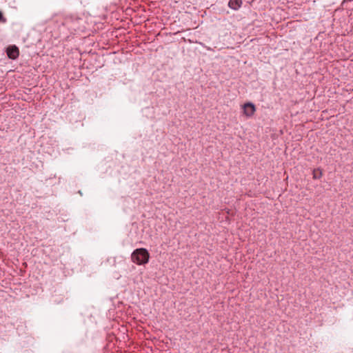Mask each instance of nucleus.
<instances>
[{
	"instance_id": "obj_1",
	"label": "nucleus",
	"mask_w": 353,
	"mask_h": 353,
	"mask_svg": "<svg viewBox=\"0 0 353 353\" xmlns=\"http://www.w3.org/2000/svg\"><path fill=\"white\" fill-rule=\"evenodd\" d=\"M150 258L148 250L145 248H137L131 254V261L138 265H144L149 262Z\"/></svg>"
},
{
	"instance_id": "obj_2",
	"label": "nucleus",
	"mask_w": 353,
	"mask_h": 353,
	"mask_svg": "<svg viewBox=\"0 0 353 353\" xmlns=\"http://www.w3.org/2000/svg\"><path fill=\"white\" fill-rule=\"evenodd\" d=\"M6 52L7 56L10 59L14 60L19 57V49L15 45L8 46L6 49Z\"/></svg>"
},
{
	"instance_id": "obj_3",
	"label": "nucleus",
	"mask_w": 353,
	"mask_h": 353,
	"mask_svg": "<svg viewBox=\"0 0 353 353\" xmlns=\"http://www.w3.org/2000/svg\"><path fill=\"white\" fill-rule=\"evenodd\" d=\"M243 113L247 117H252L256 111L255 105L251 102H247L243 105Z\"/></svg>"
},
{
	"instance_id": "obj_4",
	"label": "nucleus",
	"mask_w": 353,
	"mask_h": 353,
	"mask_svg": "<svg viewBox=\"0 0 353 353\" xmlns=\"http://www.w3.org/2000/svg\"><path fill=\"white\" fill-rule=\"evenodd\" d=\"M243 4L242 0H229L228 7L233 10H238Z\"/></svg>"
},
{
	"instance_id": "obj_5",
	"label": "nucleus",
	"mask_w": 353,
	"mask_h": 353,
	"mask_svg": "<svg viewBox=\"0 0 353 353\" xmlns=\"http://www.w3.org/2000/svg\"><path fill=\"white\" fill-rule=\"evenodd\" d=\"M323 175L322 170L319 168L312 170V177L314 179H319Z\"/></svg>"
},
{
	"instance_id": "obj_6",
	"label": "nucleus",
	"mask_w": 353,
	"mask_h": 353,
	"mask_svg": "<svg viewBox=\"0 0 353 353\" xmlns=\"http://www.w3.org/2000/svg\"><path fill=\"white\" fill-rule=\"evenodd\" d=\"M89 54H90V62L93 59L97 60V59L98 57L100 58V57L98 56V54L97 53L92 52V50H90Z\"/></svg>"
},
{
	"instance_id": "obj_7",
	"label": "nucleus",
	"mask_w": 353,
	"mask_h": 353,
	"mask_svg": "<svg viewBox=\"0 0 353 353\" xmlns=\"http://www.w3.org/2000/svg\"><path fill=\"white\" fill-rule=\"evenodd\" d=\"M0 22L6 23V19L3 17V13L0 11Z\"/></svg>"
}]
</instances>
